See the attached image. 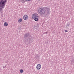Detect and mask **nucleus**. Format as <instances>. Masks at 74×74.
<instances>
[{
    "mask_svg": "<svg viewBox=\"0 0 74 74\" xmlns=\"http://www.w3.org/2000/svg\"><path fill=\"white\" fill-rule=\"evenodd\" d=\"M39 14L40 15H44V14H50L51 12L49 9L47 7H45L44 8H40L38 10Z\"/></svg>",
    "mask_w": 74,
    "mask_h": 74,
    "instance_id": "1",
    "label": "nucleus"
},
{
    "mask_svg": "<svg viewBox=\"0 0 74 74\" xmlns=\"http://www.w3.org/2000/svg\"><path fill=\"white\" fill-rule=\"evenodd\" d=\"M7 3V0H0V6L1 7H4L5 3Z\"/></svg>",
    "mask_w": 74,
    "mask_h": 74,
    "instance_id": "2",
    "label": "nucleus"
},
{
    "mask_svg": "<svg viewBox=\"0 0 74 74\" xmlns=\"http://www.w3.org/2000/svg\"><path fill=\"white\" fill-rule=\"evenodd\" d=\"M41 66L40 64H38L36 66V69L38 70H39L41 69Z\"/></svg>",
    "mask_w": 74,
    "mask_h": 74,
    "instance_id": "3",
    "label": "nucleus"
},
{
    "mask_svg": "<svg viewBox=\"0 0 74 74\" xmlns=\"http://www.w3.org/2000/svg\"><path fill=\"white\" fill-rule=\"evenodd\" d=\"M4 7H5V6L1 7V6H0V13H1V14H3V12H2V11H1V10L3 9Z\"/></svg>",
    "mask_w": 74,
    "mask_h": 74,
    "instance_id": "4",
    "label": "nucleus"
},
{
    "mask_svg": "<svg viewBox=\"0 0 74 74\" xmlns=\"http://www.w3.org/2000/svg\"><path fill=\"white\" fill-rule=\"evenodd\" d=\"M31 36V35H30V34H29V33H26V34H25L24 36L25 37L27 38V37H29Z\"/></svg>",
    "mask_w": 74,
    "mask_h": 74,
    "instance_id": "5",
    "label": "nucleus"
},
{
    "mask_svg": "<svg viewBox=\"0 0 74 74\" xmlns=\"http://www.w3.org/2000/svg\"><path fill=\"white\" fill-rule=\"evenodd\" d=\"M28 18V16L26 14H25L23 16V19L24 20H27V19Z\"/></svg>",
    "mask_w": 74,
    "mask_h": 74,
    "instance_id": "6",
    "label": "nucleus"
},
{
    "mask_svg": "<svg viewBox=\"0 0 74 74\" xmlns=\"http://www.w3.org/2000/svg\"><path fill=\"white\" fill-rule=\"evenodd\" d=\"M18 21L19 23H20V22H21L22 21V18H19L18 20Z\"/></svg>",
    "mask_w": 74,
    "mask_h": 74,
    "instance_id": "7",
    "label": "nucleus"
},
{
    "mask_svg": "<svg viewBox=\"0 0 74 74\" xmlns=\"http://www.w3.org/2000/svg\"><path fill=\"white\" fill-rule=\"evenodd\" d=\"M4 26H8V23L6 22L4 23Z\"/></svg>",
    "mask_w": 74,
    "mask_h": 74,
    "instance_id": "8",
    "label": "nucleus"
},
{
    "mask_svg": "<svg viewBox=\"0 0 74 74\" xmlns=\"http://www.w3.org/2000/svg\"><path fill=\"white\" fill-rule=\"evenodd\" d=\"M31 0H23V3H25V1H31Z\"/></svg>",
    "mask_w": 74,
    "mask_h": 74,
    "instance_id": "9",
    "label": "nucleus"
},
{
    "mask_svg": "<svg viewBox=\"0 0 74 74\" xmlns=\"http://www.w3.org/2000/svg\"><path fill=\"white\" fill-rule=\"evenodd\" d=\"M32 17L33 19H34V18H36V17L35 16V15H34V14L32 15Z\"/></svg>",
    "mask_w": 74,
    "mask_h": 74,
    "instance_id": "10",
    "label": "nucleus"
},
{
    "mask_svg": "<svg viewBox=\"0 0 74 74\" xmlns=\"http://www.w3.org/2000/svg\"><path fill=\"white\" fill-rule=\"evenodd\" d=\"M34 20L35 21H38V18L37 17H35L34 18Z\"/></svg>",
    "mask_w": 74,
    "mask_h": 74,
    "instance_id": "11",
    "label": "nucleus"
},
{
    "mask_svg": "<svg viewBox=\"0 0 74 74\" xmlns=\"http://www.w3.org/2000/svg\"><path fill=\"white\" fill-rule=\"evenodd\" d=\"M70 24L69 23H68L66 24L67 26H70Z\"/></svg>",
    "mask_w": 74,
    "mask_h": 74,
    "instance_id": "12",
    "label": "nucleus"
},
{
    "mask_svg": "<svg viewBox=\"0 0 74 74\" xmlns=\"http://www.w3.org/2000/svg\"><path fill=\"white\" fill-rule=\"evenodd\" d=\"M20 72L21 73H23V69H21L20 70Z\"/></svg>",
    "mask_w": 74,
    "mask_h": 74,
    "instance_id": "13",
    "label": "nucleus"
},
{
    "mask_svg": "<svg viewBox=\"0 0 74 74\" xmlns=\"http://www.w3.org/2000/svg\"><path fill=\"white\" fill-rule=\"evenodd\" d=\"M35 15V18H37V17H38V14L37 15V14H34Z\"/></svg>",
    "mask_w": 74,
    "mask_h": 74,
    "instance_id": "14",
    "label": "nucleus"
},
{
    "mask_svg": "<svg viewBox=\"0 0 74 74\" xmlns=\"http://www.w3.org/2000/svg\"><path fill=\"white\" fill-rule=\"evenodd\" d=\"M72 62L74 63V59H73L72 60Z\"/></svg>",
    "mask_w": 74,
    "mask_h": 74,
    "instance_id": "15",
    "label": "nucleus"
},
{
    "mask_svg": "<svg viewBox=\"0 0 74 74\" xmlns=\"http://www.w3.org/2000/svg\"><path fill=\"white\" fill-rule=\"evenodd\" d=\"M65 32H68V31H67V30H65Z\"/></svg>",
    "mask_w": 74,
    "mask_h": 74,
    "instance_id": "16",
    "label": "nucleus"
},
{
    "mask_svg": "<svg viewBox=\"0 0 74 74\" xmlns=\"http://www.w3.org/2000/svg\"><path fill=\"white\" fill-rule=\"evenodd\" d=\"M45 33H46V32L44 33V34H45Z\"/></svg>",
    "mask_w": 74,
    "mask_h": 74,
    "instance_id": "17",
    "label": "nucleus"
},
{
    "mask_svg": "<svg viewBox=\"0 0 74 74\" xmlns=\"http://www.w3.org/2000/svg\"><path fill=\"white\" fill-rule=\"evenodd\" d=\"M3 69H4V68H5V66H3Z\"/></svg>",
    "mask_w": 74,
    "mask_h": 74,
    "instance_id": "18",
    "label": "nucleus"
},
{
    "mask_svg": "<svg viewBox=\"0 0 74 74\" xmlns=\"http://www.w3.org/2000/svg\"><path fill=\"white\" fill-rule=\"evenodd\" d=\"M46 34H47V33H48L47 32H46Z\"/></svg>",
    "mask_w": 74,
    "mask_h": 74,
    "instance_id": "19",
    "label": "nucleus"
},
{
    "mask_svg": "<svg viewBox=\"0 0 74 74\" xmlns=\"http://www.w3.org/2000/svg\"><path fill=\"white\" fill-rule=\"evenodd\" d=\"M5 67H6V66H5Z\"/></svg>",
    "mask_w": 74,
    "mask_h": 74,
    "instance_id": "20",
    "label": "nucleus"
},
{
    "mask_svg": "<svg viewBox=\"0 0 74 74\" xmlns=\"http://www.w3.org/2000/svg\"><path fill=\"white\" fill-rule=\"evenodd\" d=\"M39 1H40V0H38Z\"/></svg>",
    "mask_w": 74,
    "mask_h": 74,
    "instance_id": "21",
    "label": "nucleus"
}]
</instances>
